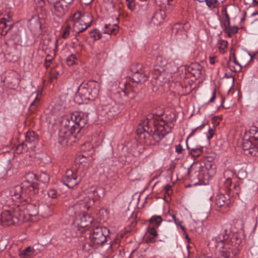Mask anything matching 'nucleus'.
<instances>
[{"mask_svg":"<svg viewBox=\"0 0 258 258\" xmlns=\"http://www.w3.org/2000/svg\"><path fill=\"white\" fill-rule=\"evenodd\" d=\"M173 123L167 122L159 115L149 114L139 124L137 133L145 139H149L155 145L162 141L171 132Z\"/></svg>","mask_w":258,"mask_h":258,"instance_id":"f257e3e1","label":"nucleus"},{"mask_svg":"<svg viewBox=\"0 0 258 258\" xmlns=\"http://www.w3.org/2000/svg\"><path fill=\"white\" fill-rule=\"evenodd\" d=\"M212 241L221 257L235 258L240 251L239 246L242 240L237 233H231L225 229L224 233L213 238Z\"/></svg>","mask_w":258,"mask_h":258,"instance_id":"f03ea898","label":"nucleus"},{"mask_svg":"<svg viewBox=\"0 0 258 258\" xmlns=\"http://www.w3.org/2000/svg\"><path fill=\"white\" fill-rule=\"evenodd\" d=\"M35 177L33 173H29L26 175L25 180L21 185H16L11 189L10 193L13 199L20 200L18 204H21L29 199L27 198V194L29 192L35 194L36 188L34 185Z\"/></svg>","mask_w":258,"mask_h":258,"instance_id":"7ed1b4c3","label":"nucleus"},{"mask_svg":"<svg viewBox=\"0 0 258 258\" xmlns=\"http://www.w3.org/2000/svg\"><path fill=\"white\" fill-rule=\"evenodd\" d=\"M100 85L95 81L82 83L79 86L76 99L79 104L87 103L94 100L98 95Z\"/></svg>","mask_w":258,"mask_h":258,"instance_id":"20e7f679","label":"nucleus"},{"mask_svg":"<svg viewBox=\"0 0 258 258\" xmlns=\"http://www.w3.org/2000/svg\"><path fill=\"white\" fill-rule=\"evenodd\" d=\"M21 209L17 204L10 205L6 203L3 206V211L1 213L0 220L2 224L6 226L18 224L22 222L20 218Z\"/></svg>","mask_w":258,"mask_h":258,"instance_id":"39448f33","label":"nucleus"},{"mask_svg":"<svg viewBox=\"0 0 258 258\" xmlns=\"http://www.w3.org/2000/svg\"><path fill=\"white\" fill-rule=\"evenodd\" d=\"M109 232V230L106 227L94 224L89 237L91 246L97 248L103 245L107 241Z\"/></svg>","mask_w":258,"mask_h":258,"instance_id":"423d86ee","label":"nucleus"},{"mask_svg":"<svg viewBox=\"0 0 258 258\" xmlns=\"http://www.w3.org/2000/svg\"><path fill=\"white\" fill-rule=\"evenodd\" d=\"M69 118H63L59 132V143L62 145H69L76 142L77 131L73 127H69Z\"/></svg>","mask_w":258,"mask_h":258,"instance_id":"0eeeda50","label":"nucleus"},{"mask_svg":"<svg viewBox=\"0 0 258 258\" xmlns=\"http://www.w3.org/2000/svg\"><path fill=\"white\" fill-rule=\"evenodd\" d=\"M29 199L26 201L23 202L21 204H17V206L21 209L20 211V218L23 222L25 219H28L29 217L35 216L38 214V203L34 202L29 203Z\"/></svg>","mask_w":258,"mask_h":258,"instance_id":"6e6552de","label":"nucleus"},{"mask_svg":"<svg viewBox=\"0 0 258 258\" xmlns=\"http://www.w3.org/2000/svg\"><path fill=\"white\" fill-rule=\"evenodd\" d=\"M74 19L73 31L78 34L86 30L92 24V20L87 21L89 19L88 16H81L80 13L75 14Z\"/></svg>","mask_w":258,"mask_h":258,"instance_id":"1a4fd4ad","label":"nucleus"},{"mask_svg":"<svg viewBox=\"0 0 258 258\" xmlns=\"http://www.w3.org/2000/svg\"><path fill=\"white\" fill-rule=\"evenodd\" d=\"M69 121V127H73L76 130L77 133L78 134L87 123V118L84 116L83 113L75 112L71 114Z\"/></svg>","mask_w":258,"mask_h":258,"instance_id":"9d476101","label":"nucleus"},{"mask_svg":"<svg viewBox=\"0 0 258 258\" xmlns=\"http://www.w3.org/2000/svg\"><path fill=\"white\" fill-rule=\"evenodd\" d=\"M120 112L118 104L112 100H110L107 104L103 103L99 113L102 116L111 119Z\"/></svg>","mask_w":258,"mask_h":258,"instance_id":"9b49d317","label":"nucleus"},{"mask_svg":"<svg viewBox=\"0 0 258 258\" xmlns=\"http://www.w3.org/2000/svg\"><path fill=\"white\" fill-rule=\"evenodd\" d=\"M251 139L246 133L243 139L242 148L245 155L250 156H258L257 144L252 142Z\"/></svg>","mask_w":258,"mask_h":258,"instance_id":"f8f14e48","label":"nucleus"},{"mask_svg":"<svg viewBox=\"0 0 258 258\" xmlns=\"http://www.w3.org/2000/svg\"><path fill=\"white\" fill-rule=\"evenodd\" d=\"M132 79L136 83H144L148 79V74L145 73L141 64L133 65L131 68Z\"/></svg>","mask_w":258,"mask_h":258,"instance_id":"ddd939ff","label":"nucleus"},{"mask_svg":"<svg viewBox=\"0 0 258 258\" xmlns=\"http://www.w3.org/2000/svg\"><path fill=\"white\" fill-rule=\"evenodd\" d=\"M94 205L93 199L90 197H84L83 199H81L76 202L74 205V209L76 214H81L85 213L87 211L92 207Z\"/></svg>","mask_w":258,"mask_h":258,"instance_id":"4468645a","label":"nucleus"},{"mask_svg":"<svg viewBox=\"0 0 258 258\" xmlns=\"http://www.w3.org/2000/svg\"><path fill=\"white\" fill-rule=\"evenodd\" d=\"M187 23L174 24L172 28L171 36L176 39H183L187 37L186 29L188 28Z\"/></svg>","mask_w":258,"mask_h":258,"instance_id":"2eb2a0df","label":"nucleus"},{"mask_svg":"<svg viewBox=\"0 0 258 258\" xmlns=\"http://www.w3.org/2000/svg\"><path fill=\"white\" fill-rule=\"evenodd\" d=\"M81 180L77 173L71 169L67 170L63 179L64 184L69 188H73L78 184Z\"/></svg>","mask_w":258,"mask_h":258,"instance_id":"dca6fc26","label":"nucleus"},{"mask_svg":"<svg viewBox=\"0 0 258 258\" xmlns=\"http://www.w3.org/2000/svg\"><path fill=\"white\" fill-rule=\"evenodd\" d=\"M38 136L34 131H28L26 134L25 140L23 142L26 146V149L33 150L38 142Z\"/></svg>","mask_w":258,"mask_h":258,"instance_id":"f3484780","label":"nucleus"},{"mask_svg":"<svg viewBox=\"0 0 258 258\" xmlns=\"http://www.w3.org/2000/svg\"><path fill=\"white\" fill-rule=\"evenodd\" d=\"M167 63L166 60L161 56H158L156 59V66L154 69V71L156 72V76L155 77L156 79L159 80L160 82L162 81L163 79L164 73L162 72L164 71L163 67Z\"/></svg>","mask_w":258,"mask_h":258,"instance_id":"a211bd4d","label":"nucleus"},{"mask_svg":"<svg viewBox=\"0 0 258 258\" xmlns=\"http://www.w3.org/2000/svg\"><path fill=\"white\" fill-rule=\"evenodd\" d=\"M203 127H204V125L202 124V125L196 127L195 129L191 131V132L190 133V134L189 135V136H188L187 139L186 140V142H187V140H188V139L189 138H190L191 137L195 135L196 132L198 129H202ZM186 145H187V147L188 149L190 150V154H191V155L192 156H193L194 157H198L200 156L202 154L203 150V147L199 146V147L192 148L190 149V148H189V147L188 146L187 144H186Z\"/></svg>","mask_w":258,"mask_h":258,"instance_id":"6ab92c4d","label":"nucleus"},{"mask_svg":"<svg viewBox=\"0 0 258 258\" xmlns=\"http://www.w3.org/2000/svg\"><path fill=\"white\" fill-rule=\"evenodd\" d=\"M31 98L34 99L31 102L28 110L29 114H35L38 110V106L40 104V99L38 97V93L35 92L31 95L29 99Z\"/></svg>","mask_w":258,"mask_h":258,"instance_id":"aec40b11","label":"nucleus"},{"mask_svg":"<svg viewBox=\"0 0 258 258\" xmlns=\"http://www.w3.org/2000/svg\"><path fill=\"white\" fill-rule=\"evenodd\" d=\"M203 67L199 63H192L186 68V71L191 74L194 78L200 77L202 72Z\"/></svg>","mask_w":258,"mask_h":258,"instance_id":"412c9836","label":"nucleus"},{"mask_svg":"<svg viewBox=\"0 0 258 258\" xmlns=\"http://www.w3.org/2000/svg\"><path fill=\"white\" fill-rule=\"evenodd\" d=\"M53 7L51 8L52 12L58 17H62L66 11L67 7H64L61 2L57 1L50 4Z\"/></svg>","mask_w":258,"mask_h":258,"instance_id":"4be33fe9","label":"nucleus"},{"mask_svg":"<svg viewBox=\"0 0 258 258\" xmlns=\"http://www.w3.org/2000/svg\"><path fill=\"white\" fill-rule=\"evenodd\" d=\"M82 216H80V219L77 220V224L79 227L85 228L90 226H93V218L85 213H82Z\"/></svg>","mask_w":258,"mask_h":258,"instance_id":"5701e85b","label":"nucleus"},{"mask_svg":"<svg viewBox=\"0 0 258 258\" xmlns=\"http://www.w3.org/2000/svg\"><path fill=\"white\" fill-rule=\"evenodd\" d=\"M230 175L233 176V173L231 171L226 170L224 171V177L225 178V181L224 182V186L228 190H231L234 189L235 190V193L238 194V189H237V188H239V186H237L236 184H234L233 186V188H231L232 186V180L231 177L229 176Z\"/></svg>","mask_w":258,"mask_h":258,"instance_id":"b1692460","label":"nucleus"},{"mask_svg":"<svg viewBox=\"0 0 258 258\" xmlns=\"http://www.w3.org/2000/svg\"><path fill=\"white\" fill-rule=\"evenodd\" d=\"M104 195L105 193L103 188L101 187H96L90 189L88 192V196L86 197H90V198L93 199L94 203L95 201L104 197Z\"/></svg>","mask_w":258,"mask_h":258,"instance_id":"393cba45","label":"nucleus"},{"mask_svg":"<svg viewBox=\"0 0 258 258\" xmlns=\"http://www.w3.org/2000/svg\"><path fill=\"white\" fill-rule=\"evenodd\" d=\"M165 17V12L159 9L154 12L151 20L152 23L155 25H159L164 22Z\"/></svg>","mask_w":258,"mask_h":258,"instance_id":"a878e982","label":"nucleus"},{"mask_svg":"<svg viewBox=\"0 0 258 258\" xmlns=\"http://www.w3.org/2000/svg\"><path fill=\"white\" fill-rule=\"evenodd\" d=\"M215 204L219 207H224L227 209L230 207L229 198L224 194H218L215 198Z\"/></svg>","mask_w":258,"mask_h":258,"instance_id":"bb28decb","label":"nucleus"},{"mask_svg":"<svg viewBox=\"0 0 258 258\" xmlns=\"http://www.w3.org/2000/svg\"><path fill=\"white\" fill-rule=\"evenodd\" d=\"M121 91L124 96L127 97L128 99H133L136 97V91L133 90L130 83H124Z\"/></svg>","mask_w":258,"mask_h":258,"instance_id":"cd10ccee","label":"nucleus"},{"mask_svg":"<svg viewBox=\"0 0 258 258\" xmlns=\"http://www.w3.org/2000/svg\"><path fill=\"white\" fill-rule=\"evenodd\" d=\"M35 175V179L34 180V185L35 187V193L38 192V189L36 187V185L35 184L36 182L37 181H39L40 182L47 185L50 179V176L48 174H47L46 172L42 171L37 176L35 174L33 173Z\"/></svg>","mask_w":258,"mask_h":258,"instance_id":"c85d7f7f","label":"nucleus"},{"mask_svg":"<svg viewBox=\"0 0 258 258\" xmlns=\"http://www.w3.org/2000/svg\"><path fill=\"white\" fill-rule=\"evenodd\" d=\"M118 27L117 25L105 24L104 33L108 34H116L118 32Z\"/></svg>","mask_w":258,"mask_h":258,"instance_id":"c756f323","label":"nucleus"},{"mask_svg":"<svg viewBox=\"0 0 258 258\" xmlns=\"http://www.w3.org/2000/svg\"><path fill=\"white\" fill-rule=\"evenodd\" d=\"M188 173L189 174V178L191 180V181L195 183V184H197L201 178L200 177V173L199 170H197L194 171V172H192L191 170H188Z\"/></svg>","mask_w":258,"mask_h":258,"instance_id":"7c9ffc66","label":"nucleus"},{"mask_svg":"<svg viewBox=\"0 0 258 258\" xmlns=\"http://www.w3.org/2000/svg\"><path fill=\"white\" fill-rule=\"evenodd\" d=\"M249 136L255 141H257L256 143L258 148V127L255 126L250 127L248 131Z\"/></svg>","mask_w":258,"mask_h":258,"instance_id":"2f4dec72","label":"nucleus"},{"mask_svg":"<svg viewBox=\"0 0 258 258\" xmlns=\"http://www.w3.org/2000/svg\"><path fill=\"white\" fill-rule=\"evenodd\" d=\"M35 252V250L33 247L30 246L27 247L21 253V256L23 258H30Z\"/></svg>","mask_w":258,"mask_h":258,"instance_id":"473e14b6","label":"nucleus"},{"mask_svg":"<svg viewBox=\"0 0 258 258\" xmlns=\"http://www.w3.org/2000/svg\"><path fill=\"white\" fill-rule=\"evenodd\" d=\"M90 37L94 41L99 40L102 37L101 33L97 29H94L90 32Z\"/></svg>","mask_w":258,"mask_h":258,"instance_id":"72a5a7b5","label":"nucleus"},{"mask_svg":"<svg viewBox=\"0 0 258 258\" xmlns=\"http://www.w3.org/2000/svg\"><path fill=\"white\" fill-rule=\"evenodd\" d=\"M224 27L229 37H231L232 35L237 33L238 29L237 26H231L230 24L228 26H224Z\"/></svg>","mask_w":258,"mask_h":258,"instance_id":"f704fd0d","label":"nucleus"},{"mask_svg":"<svg viewBox=\"0 0 258 258\" xmlns=\"http://www.w3.org/2000/svg\"><path fill=\"white\" fill-rule=\"evenodd\" d=\"M149 222L157 225V227L162 221V217L160 216H153L149 220Z\"/></svg>","mask_w":258,"mask_h":258,"instance_id":"c9c22d12","label":"nucleus"},{"mask_svg":"<svg viewBox=\"0 0 258 258\" xmlns=\"http://www.w3.org/2000/svg\"><path fill=\"white\" fill-rule=\"evenodd\" d=\"M221 14L222 15L224 16L225 19L224 20V22L223 23V25L224 26H228L230 24V17L228 14L227 12V9L226 8H223L221 10Z\"/></svg>","mask_w":258,"mask_h":258,"instance_id":"e433bc0d","label":"nucleus"},{"mask_svg":"<svg viewBox=\"0 0 258 258\" xmlns=\"http://www.w3.org/2000/svg\"><path fill=\"white\" fill-rule=\"evenodd\" d=\"M26 146L24 142H22L21 144L18 145L16 148L15 151L17 154H21L23 152H28L29 149H26Z\"/></svg>","mask_w":258,"mask_h":258,"instance_id":"4c0bfd02","label":"nucleus"},{"mask_svg":"<svg viewBox=\"0 0 258 258\" xmlns=\"http://www.w3.org/2000/svg\"><path fill=\"white\" fill-rule=\"evenodd\" d=\"M78 60V58L75 54L70 55L66 59L68 66H73L75 64Z\"/></svg>","mask_w":258,"mask_h":258,"instance_id":"58836bf2","label":"nucleus"},{"mask_svg":"<svg viewBox=\"0 0 258 258\" xmlns=\"http://www.w3.org/2000/svg\"><path fill=\"white\" fill-rule=\"evenodd\" d=\"M71 30V26L70 25H68L62 33V38H63V39L68 38L70 36Z\"/></svg>","mask_w":258,"mask_h":258,"instance_id":"ea45409f","label":"nucleus"},{"mask_svg":"<svg viewBox=\"0 0 258 258\" xmlns=\"http://www.w3.org/2000/svg\"><path fill=\"white\" fill-rule=\"evenodd\" d=\"M58 74V72L56 71L55 69L51 70L50 74V81L51 83L53 82L54 80L57 79Z\"/></svg>","mask_w":258,"mask_h":258,"instance_id":"a19ab883","label":"nucleus"},{"mask_svg":"<svg viewBox=\"0 0 258 258\" xmlns=\"http://www.w3.org/2000/svg\"><path fill=\"white\" fill-rule=\"evenodd\" d=\"M191 89L189 86H186L184 88L181 86V90L179 92L181 96L186 95L190 93Z\"/></svg>","mask_w":258,"mask_h":258,"instance_id":"79ce46f5","label":"nucleus"},{"mask_svg":"<svg viewBox=\"0 0 258 258\" xmlns=\"http://www.w3.org/2000/svg\"><path fill=\"white\" fill-rule=\"evenodd\" d=\"M227 42L226 41H221L219 46V50L220 53H223L225 52V49L227 48Z\"/></svg>","mask_w":258,"mask_h":258,"instance_id":"37998d69","label":"nucleus"},{"mask_svg":"<svg viewBox=\"0 0 258 258\" xmlns=\"http://www.w3.org/2000/svg\"><path fill=\"white\" fill-rule=\"evenodd\" d=\"M48 197L52 199H56L58 196L57 191L54 189H51L48 191L47 192Z\"/></svg>","mask_w":258,"mask_h":258,"instance_id":"c03bdc74","label":"nucleus"},{"mask_svg":"<svg viewBox=\"0 0 258 258\" xmlns=\"http://www.w3.org/2000/svg\"><path fill=\"white\" fill-rule=\"evenodd\" d=\"M222 118L221 117L216 116H214L212 118V123L214 127L217 126L220 122V121L221 120Z\"/></svg>","mask_w":258,"mask_h":258,"instance_id":"a18cd8bd","label":"nucleus"},{"mask_svg":"<svg viewBox=\"0 0 258 258\" xmlns=\"http://www.w3.org/2000/svg\"><path fill=\"white\" fill-rule=\"evenodd\" d=\"M234 58H236L235 49L233 48H231L230 49L229 60L228 62H230V63H231V62L233 61Z\"/></svg>","mask_w":258,"mask_h":258,"instance_id":"49530a36","label":"nucleus"},{"mask_svg":"<svg viewBox=\"0 0 258 258\" xmlns=\"http://www.w3.org/2000/svg\"><path fill=\"white\" fill-rule=\"evenodd\" d=\"M164 190L165 191V194L168 196H170L172 193L171 186L169 184H166L164 187Z\"/></svg>","mask_w":258,"mask_h":258,"instance_id":"de8ad7c7","label":"nucleus"},{"mask_svg":"<svg viewBox=\"0 0 258 258\" xmlns=\"http://www.w3.org/2000/svg\"><path fill=\"white\" fill-rule=\"evenodd\" d=\"M148 232L153 237H156L158 235L155 228L154 227H150L148 230Z\"/></svg>","mask_w":258,"mask_h":258,"instance_id":"09e8293b","label":"nucleus"},{"mask_svg":"<svg viewBox=\"0 0 258 258\" xmlns=\"http://www.w3.org/2000/svg\"><path fill=\"white\" fill-rule=\"evenodd\" d=\"M79 34L76 33L75 37L72 39V47L75 48L76 47L77 43L80 41L79 39L77 38V36Z\"/></svg>","mask_w":258,"mask_h":258,"instance_id":"8fccbe9b","label":"nucleus"},{"mask_svg":"<svg viewBox=\"0 0 258 258\" xmlns=\"http://www.w3.org/2000/svg\"><path fill=\"white\" fill-rule=\"evenodd\" d=\"M214 133H215L214 129L209 128V131H208V135L207 136L208 140H210L213 137Z\"/></svg>","mask_w":258,"mask_h":258,"instance_id":"3c124183","label":"nucleus"},{"mask_svg":"<svg viewBox=\"0 0 258 258\" xmlns=\"http://www.w3.org/2000/svg\"><path fill=\"white\" fill-rule=\"evenodd\" d=\"M6 27V20L5 19H1L0 20V30L4 29Z\"/></svg>","mask_w":258,"mask_h":258,"instance_id":"603ef678","label":"nucleus"},{"mask_svg":"<svg viewBox=\"0 0 258 258\" xmlns=\"http://www.w3.org/2000/svg\"><path fill=\"white\" fill-rule=\"evenodd\" d=\"M217 61V56H210L209 58V62L211 64H214Z\"/></svg>","mask_w":258,"mask_h":258,"instance_id":"864d4df0","label":"nucleus"},{"mask_svg":"<svg viewBox=\"0 0 258 258\" xmlns=\"http://www.w3.org/2000/svg\"><path fill=\"white\" fill-rule=\"evenodd\" d=\"M86 146H87L88 147V150H89L91 149H92V146L90 142H87L85 143L82 146V149L85 150V147Z\"/></svg>","mask_w":258,"mask_h":258,"instance_id":"5fc2aeb1","label":"nucleus"},{"mask_svg":"<svg viewBox=\"0 0 258 258\" xmlns=\"http://www.w3.org/2000/svg\"><path fill=\"white\" fill-rule=\"evenodd\" d=\"M175 151L178 154H180L182 153V151H183V149L182 148V146L179 144L177 146H176L175 147Z\"/></svg>","mask_w":258,"mask_h":258,"instance_id":"6e6d98bb","label":"nucleus"},{"mask_svg":"<svg viewBox=\"0 0 258 258\" xmlns=\"http://www.w3.org/2000/svg\"><path fill=\"white\" fill-rule=\"evenodd\" d=\"M171 216L176 225H180L181 222L180 220L176 217L175 215L172 214L171 215Z\"/></svg>","mask_w":258,"mask_h":258,"instance_id":"4d7b16f0","label":"nucleus"},{"mask_svg":"<svg viewBox=\"0 0 258 258\" xmlns=\"http://www.w3.org/2000/svg\"><path fill=\"white\" fill-rule=\"evenodd\" d=\"M227 67H228L231 71H233V72L237 71V70L235 69V67L234 66H232L231 65V63H230V62H227Z\"/></svg>","mask_w":258,"mask_h":258,"instance_id":"13d9d810","label":"nucleus"},{"mask_svg":"<svg viewBox=\"0 0 258 258\" xmlns=\"http://www.w3.org/2000/svg\"><path fill=\"white\" fill-rule=\"evenodd\" d=\"M127 6L132 11L135 10V3H127Z\"/></svg>","mask_w":258,"mask_h":258,"instance_id":"bf43d9fd","label":"nucleus"},{"mask_svg":"<svg viewBox=\"0 0 258 258\" xmlns=\"http://www.w3.org/2000/svg\"><path fill=\"white\" fill-rule=\"evenodd\" d=\"M216 98V90H214V91L213 92V95L210 100L209 101V102L212 103L213 102L215 99Z\"/></svg>","mask_w":258,"mask_h":258,"instance_id":"052dcab7","label":"nucleus"},{"mask_svg":"<svg viewBox=\"0 0 258 258\" xmlns=\"http://www.w3.org/2000/svg\"><path fill=\"white\" fill-rule=\"evenodd\" d=\"M53 57L49 55H47L46 57V58H45V61L46 62H49V63H50L51 61H52V60L53 59Z\"/></svg>","mask_w":258,"mask_h":258,"instance_id":"680f3d73","label":"nucleus"},{"mask_svg":"<svg viewBox=\"0 0 258 258\" xmlns=\"http://www.w3.org/2000/svg\"><path fill=\"white\" fill-rule=\"evenodd\" d=\"M85 158L84 155H80L78 156V159H77V161L79 160V162L80 163H82L85 161L84 160H82V158Z\"/></svg>","mask_w":258,"mask_h":258,"instance_id":"e2e57ef3","label":"nucleus"},{"mask_svg":"<svg viewBox=\"0 0 258 258\" xmlns=\"http://www.w3.org/2000/svg\"><path fill=\"white\" fill-rule=\"evenodd\" d=\"M236 65H237L239 67V70H240L242 68L241 66H240V63L238 62V61L237 60L236 58H234V59L232 61Z\"/></svg>","mask_w":258,"mask_h":258,"instance_id":"0e129e2a","label":"nucleus"},{"mask_svg":"<svg viewBox=\"0 0 258 258\" xmlns=\"http://www.w3.org/2000/svg\"><path fill=\"white\" fill-rule=\"evenodd\" d=\"M77 46H79L81 48H82L83 47V44L82 42H81L80 41H79L76 44V47Z\"/></svg>","mask_w":258,"mask_h":258,"instance_id":"69168bd1","label":"nucleus"},{"mask_svg":"<svg viewBox=\"0 0 258 258\" xmlns=\"http://www.w3.org/2000/svg\"><path fill=\"white\" fill-rule=\"evenodd\" d=\"M224 77L226 78H230L232 77V75L230 73H225Z\"/></svg>","mask_w":258,"mask_h":258,"instance_id":"338daca9","label":"nucleus"},{"mask_svg":"<svg viewBox=\"0 0 258 258\" xmlns=\"http://www.w3.org/2000/svg\"><path fill=\"white\" fill-rule=\"evenodd\" d=\"M48 3L49 4H51L52 3H54L57 1H58V0H47Z\"/></svg>","mask_w":258,"mask_h":258,"instance_id":"774afa93","label":"nucleus"}]
</instances>
